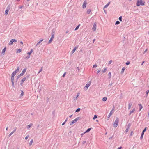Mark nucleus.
<instances>
[{"instance_id": "nucleus-40", "label": "nucleus", "mask_w": 149, "mask_h": 149, "mask_svg": "<svg viewBox=\"0 0 149 149\" xmlns=\"http://www.w3.org/2000/svg\"><path fill=\"white\" fill-rule=\"evenodd\" d=\"M130 63V62L129 61H127L126 63V65H128Z\"/></svg>"}, {"instance_id": "nucleus-26", "label": "nucleus", "mask_w": 149, "mask_h": 149, "mask_svg": "<svg viewBox=\"0 0 149 149\" xmlns=\"http://www.w3.org/2000/svg\"><path fill=\"white\" fill-rule=\"evenodd\" d=\"M91 11V9H88L86 13L87 14H89L90 13Z\"/></svg>"}, {"instance_id": "nucleus-52", "label": "nucleus", "mask_w": 149, "mask_h": 149, "mask_svg": "<svg viewBox=\"0 0 149 149\" xmlns=\"http://www.w3.org/2000/svg\"><path fill=\"white\" fill-rule=\"evenodd\" d=\"M100 70H99L97 71V74H98L99 73V72H100Z\"/></svg>"}, {"instance_id": "nucleus-37", "label": "nucleus", "mask_w": 149, "mask_h": 149, "mask_svg": "<svg viewBox=\"0 0 149 149\" xmlns=\"http://www.w3.org/2000/svg\"><path fill=\"white\" fill-rule=\"evenodd\" d=\"M33 139H31L29 143V145L30 146H31L32 145V143H33Z\"/></svg>"}, {"instance_id": "nucleus-11", "label": "nucleus", "mask_w": 149, "mask_h": 149, "mask_svg": "<svg viewBox=\"0 0 149 149\" xmlns=\"http://www.w3.org/2000/svg\"><path fill=\"white\" fill-rule=\"evenodd\" d=\"M96 25L95 23H94L93 24L92 29L93 31H95L96 29Z\"/></svg>"}, {"instance_id": "nucleus-30", "label": "nucleus", "mask_w": 149, "mask_h": 149, "mask_svg": "<svg viewBox=\"0 0 149 149\" xmlns=\"http://www.w3.org/2000/svg\"><path fill=\"white\" fill-rule=\"evenodd\" d=\"M107 70V68H105L104 70H103L102 71V72H103V73H104Z\"/></svg>"}, {"instance_id": "nucleus-42", "label": "nucleus", "mask_w": 149, "mask_h": 149, "mask_svg": "<svg viewBox=\"0 0 149 149\" xmlns=\"http://www.w3.org/2000/svg\"><path fill=\"white\" fill-rule=\"evenodd\" d=\"M42 70V67L41 69L40 70L39 72H38V74L41 72Z\"/></svg>"}, {"instance_id": "nucleus-23", "label": "nucleus", "mask_w": 149, "mask_h": 149, "mask_svg": "<svg viewBox=\"0 0 149 149\" xmlns=\"http://www.w3.org/2000/svg\"><path fill=\"white\" fill-rule=\"evenodd\" d=\"M32 125V124H29V125L27 126V128L28 129H29L30 127H31Z\"/></svg>"}, {"instance_id": "nucleus-15", "label": "nucleus", "mask_w": 149, "mask_h": 149, "mask_svg": "<svg viewBox=\"0 0 149 149\" xmlns=\"http://www.w3.org/2000/svg\"><path fill=\"white\" fill-rule=\"evenodd\" d=\"M77 48V47H75L74 49L72 51L71 53L72 54L75 52L76 49Z\"/></svg>"}, {"instance_id": "nucleus-60", "label": "nucleus", "mask_w": 149, "mask_h": 149, "mask_svg": "<svg viewBox=\"0 0 149 149\" xmlns=\"http://www.w3.org/2000/svg\"><path fill=\"white\" fill-rule=\"evenodd\" d=\"M147 50V49H146L144 51L143 53H145Z\"/></svg>"}, {"instance_id": "nucleus-36", "label": "nucleus", "mask_w": 149, "mask_h": 149, "mask_svg": "<svg viewBox=\"0 0 149 149\" xmlns=\"http://www.w3.org/2000/svg\"><path fill=\"white\" fill-rule=\"evenodd\" d=\"M8 11H9V10H5V14L6 15H7L8 13Z\"/></svg>"}, {"instance_id": "nucleus-1", "label": "nucleus", "mask_w": 149, "mask_h": 149, "mask_svg": "<svg viewBox=\"0 0 149 149\" xmlns=\"http://www.w3.org/2000/svg\"><path fill=\"white\" fill-rule=\"evenodd\" d=\"M142 0H138L136 2V6H139L140 5L144 6L145 5V2H143L142 1Z\"/></svg>"}, {"instance_id": "nucleus-13", "label": "nucleus", "mask_w": 149, "mask_h": 149, "mask_svg": "<svg viewBox=\"0 0 149 149\" xmlns=\"http://www.w3.org/2000/svg\"><path fill=\"white\" fill-rule=\"evenodd\" d=\"M26 79V77H24L21 80V85H22V84L23 83L24 81Z\"/></svg>"}, {"instance_id": "nucleus-34", "label": "nucleus", "mask_w": 149, "mask_h": 149, "mask_svg": "<svg viewBox=\"0 0 149 149\" xmlns=\"http://www.w3.org/2000/svg\"><path fill=\"white\" fill-rule=\"evenodd\" d=\"M97 117L96 115H95L94 116V117L93 118V120H95V119L97 118Z\"/></svg>"}, {"instance_id": "nucleus-46", "label": "nucleus", "mask_w": 149, "mask_h": 149, "mask_svg": "<svg viewBox=\"0 0 149 149\" xmlns=\"http://www.w3.org/2000/svg\"><path fill=\"white\" fill-rule=\"evenodd\" d=\"M132 133H133V131H131V132L130 133V134L129 135V137H131L132 135Z\"/></svg>"}, {"instance_id": "nucleus-17", "label": "nucleus", "mask_w": 149, "mask_h": 149, "mask_svg": "<svg viewBox=\"0 0 149 149\" xmlns=\"http://www.w3.org/2000/svg\"><path fill=\"white\" fill-rule=\"evenodd\" d=\"M135 111V108H134L133 109L130 111V113L129 114V115L130 116L131 114L133 113Z\"/></svg>"}, {"instance_id": "nucleus-3", "label": "nucleus", "mask_w": 149, "mask_h": 149, "mask_svg": "<svg viewBox=\"0 0 149 149\" xmlns=\"http://www.w3.org/2000/svg\"><path fill=\"white\" fill-rule=\"evenodd\" d=\"M26 71V68H24V69L23 71H22V73L20 74L18 76V77H17V79H18L19 78V77L21 76H23L24 74V73H25Z\"/></svg>"}, {"instance_id": "nucleus-18", "label": "nucleus", "mask_w": 149, "mask_h": 149, "mask_svg": "<svg viewBox=\"0 0 149 149\" xmlns=\"http://www.w3.org/2000/svg\"><path fill=\"white\" fill-rule=\"evenodd\" d=\"M138 105L139 107V111H141V109L143 108V106L141 104H139Z\"/></svg>"}, {"instance_id": "nucleus-4", "label": "nucleus", "mask_w": 149, "mask_h": 149, "mask_svg": "<svg viewBox=\"0 0 149 149\" xmlns=\"http://www.w3.org/2000/svg\"><path fill=\"white\" fill-rule=\"evenodd\" d=\"M114 107H113L112 110L110 112V113L109 114V115L107 117V120H108L109 119V118L111 116V115L113 114V113L114 112Z\"/></svg>"}, {"instance_id": "nucleus-63", "label": "nucleus", "mask_w": 149, "mask_h": 149, "mask_svg": "<svg viewBox=\"0 0 149 149\" xmlns=\"http://www.w3.org/2000/svg\"><path fill=\"white\" fill-rule=\"evenodd\" d=\"M68 119V118H67L66 119V120H65V122H66L67 120Z\"/></svg>"}, {"instance_id": "nucleus-56", "label": "nucleus", "mask_w": 149, "mask_h": 149, "mask_svg": "<svg viewBox=\"0 0 149 149\" xmlns=\"http://www.w3.org/2000/svg\"><path fill=\"white\" fill-rule=\"evenodd\" d=\"M49 98L48 97H47V102H48L49 101Z\"/></svg>"}, {"instance_id": "nucleus-12", "label": "nucleus", "mask_w": 149, "mask_h": 149, "mask_svg": "<svg viewBox=\"0 0 149 149\" xmlns=\"http://www.w3.org/2000/svg\"><path fill=\"white\" fill-rule=\"evenodd\" d=\"M132 102H130V103L128 104V109H130L131 108V106H132Z\"/></svg>"}, {"instance_id": "nucleus-5", "label": "nucleus", "mask_w": 149, "mask_h": 149, "mask_svg": "<svg viewBox=\"0 0 149 149\" xmlns=\"http://www.w3.org/2000/svg\"><path fill=\"white\" fill-rule=\"evenodd\" d=\"M80 118L79 117H78L75 118V119L73 120L70 123V125H72V124L75 123Z\"/></svg>"}, {"instance_id": "nucleus-21", "label": "nucleus", "mask_w": 149, "mask_h": 149, "mask_svg": "<svg viewBox=\"0 0 149 149\" xmlns=\"http://www.w3.org/2000/svg\"><path fill=\"white\" fill-rule=\"evenodd\" d=\"M32 52H33V50L32 49H31L30 52H29L27 53V54L31 55V54Z\"/></svg>"}, {"instance_id": "nucleus-43", "label": "nucleus", "mask_w": 149, "mask_h": 149, "mask_svg": "<svg viewBox=\"0 0 149 149\" xmlns=\"http://www.w3.org/2000/svg\"><path fill=\"white\" fill-rule=\"evenodd\" d=\"M13 132H12L8 135V137H10L13 134Z\"/></svg>"}, {"instance_id": "nucleus-14", "label": "nucleus", "mask_w": 149, "mask_h": 149, "mask_svg": "<svg viewBox=\"0 0 149 149\" xmlns=\"http://www.w3.org/2000/svg\"><path fill=\"white\" fill-rule=\"evenodd\" d=\"M110 2H108V3L104 7V8H107L108 6H109V5L110 4Z\"/></svg>"}, {"instance_id": "nucleus-59", "label": "nucleus", "mask_w": 149, "mask_h": 149, "mask_svg": "<svg viewBox=\"0 0 149 149\" xmlns=\"http://www.w3.org/2000/svg\"><path fill=\"white\" fill-rule=\"evenodd\" d=\"M77 69L78 70H79V67H77Z\"/></svg>"}, {"instance_id": "nucleus-48", "label": "nucleus", "mask_w": 149, "mask_h": 149, "mask_svg": "<svg viewBox=\"0 0 149 149\" xmlns=\"http://www.w3.org/2000/svg\"><path fill=\"white\" fill-rule=\"evenodd\" d=\"M12 82V85L13 87L14 86V81H11Z\"/></svg>"}, {"instance_id": "nucleus-33", "label": "nucleus", "mask_w": 149, "mask_h": 149, "mask_svg": "<svg viewBox=\"0 0 149 149\" xmlns=\"http://www.w3.org/2000/svg\"><path fill=\"white\" fill-rule=\"evenodd\" d=\"M120 22L119 21H117L116 22L115 24L116 25H118L120 24Z\"/></svg>"}, {"instance_id": "nucleus-22", "label": "nucleus", "mask_w": 149, "mask_h": 149, "mask_svg": "<svg viewBox=\"0 0 149 149\" xmlns=\"http://www.w3.org/2000/svg\"><path fill=\"white\" fill-rule=\"evenodd\" d=\"M14 76H13V75L12 74V76H11V81H14Z\"/></svg>"}, {"instance_id": "nucleus-16", "label": "nucleus", "mask_w": 149, "mask_h": 149, "mask_svg": "<svg viewBox=\"0 0 149 149\" xmlns=\"http://www.w3.org/2000/svg\"><path fill=\"white\" fill-rule=\"evenodd\" d=\"M55 30L54 29H53L52 31V32L51 33L52 36H54V35L55 34Z\"/></svg>"}, {"instance_id": "nucleus-38", "label": "nucleus", "mask_w": 149, "mask_h": 149, "mask_svg": "<svg viewBox=\"0 0 149 149\" xmlns=\"http://www.w3.org/2000/svg\"><path fill=\"white\" fill-rule=\"evenodd\" d=\"M79 94H77V95L74 97V99L76 100L77 99V98L78 97V96H79Z\"/></svg>"}, {"instance_id": "nucleus-53", "label": "nucleus", "mask_w": 149, "mask_h": 149, "mask_svg": "<svg viewBox=\"0 0 149 149\" xmlns=\"http://www.w3.org/2000/svg\"><path fill=\"white\" fill-rule=\"evenodd\" d=\"M16 128L15 129V130L13 131H12V132H13V133H14L15 132V131L16 130Z\"/></svg>"}, {"instance_id": "nucleus-45", "label": "nucleus", "mask_w": 149, "mask_h": 149, "mask_svg": "<svg viewBox=\"0 0 149 149\" xmlns=\"http://www.w3.org/2000/svg\"><path fill=\"white\" fill-rule=\"evenodd\" d=\"M12 40L13 42H16L17 41V40L15 39H12Z\"/></svg>"}, {"instance_id": "nucleus-57", "label": "nucleus", "mask_w": 149, "mask_h": 149, "mask_svg": "<svg viewBox=\"0 0 149 149\" xmlns=\"http://www.w3.org/2000/svg\"><path fill=\"white\" fill-rule=\"evenodd\" d=\"M65 123H66V122H65V121L64 122H63V123L62 124V125H64L65 124Z\"/></svg>"}, {"instance_id": "nucleus-32", "label": "nucleus", "mask_w": 149, "mask_h": 149, "mask_svg": "<svg viewBox=\"0 0 149 149\" xmlns=\"http://www.w3.org/2000/svg\"><path fill=\"white\" fill-rule=\"evenodd\" d=\"M21 49H19L17 50V51H16V52L17 53H19L21 52Z\"/></svg>"}, {"instance_id": "nucleus-54", "label": "nucleus", "mask_w": 149, "mask_h": 149, "mask_svg": "<svg viewBox=\"0 0 149 149\" xmlns=\"http://www.w3.org/2000/svg\"><path fill=\"white\" fill-rule=\"evenodd\" d=\"M86 141H83V142L82 143H83V144H85V143H86Z\"/></svg>"}, {"instance_id": "nucleus-29", "label": "nucleus", "mask_w": 149, "mask_h": 149, "mask_svg": "<svg viewBox=\"0 0 149 149\" xmlns=\"http://www.w3.org/2000/svg\"><path fill=\"white\" fill-rule=\"evenodd\" d=\"M107 100V98L106 97H104L102 98V101H105Z\"/></svg>"}, {"instance_id": "nucleus-28", "label": "nucleus", "mask_w": 149, "mask_h": 149, "mask_svg": "<svg viewBox=\"0 0 149 149\" xmlns=\"http://www.w3.org/2000/svg\"><path fill=\"white\" fill-rule=\"evenodd\" d=\"M80 26V24H79L76 27V28L75 29V30L76 31L77 30L79 27Z\"/></svg>"}, {"instance_id": "nucleus-25", "label": "nucleus", "mask_w": 149, "mask_h": 149, "mask_svg": "<svg viewBox=\"0 0 149 149\" xmlns=\"http://www.w3.org/2000/svg\"><path fill=\"white\" fill-rule=\"evenodd\" d=\"M30 55H29L27 54V56L26 57H25L24 58L25 59H28L30 58Z\"/></svg>"}, {"instance_id": "nucleus-50", "label": "nucleus", "mask_w": 149, "mask_h": 149, "mask_svg": "<svg viewBox=\"0 0 149 149\" xmlns=\"http://www.w3.org/2000/svg\"><path fill=\"white\" fill-rule=\"evenodd\" d=\"M112 62V60H110L109 62V64H110Z\"/></svg>"}, {"instance_id": "nucleus-55", "label": "nucleus", "mask_w": 149, "mask_h": 149, "mask_svg": "<svg viewBox=\"0 0 149 149\" xmlns=\"http://www.w3.org/2000/svg\"><path fill=\"white\" fill-rule=\"evenodd\" d=\"M149 93V90H148L146 92V93Z\"/></svg>"}, {"instance_id": "nucleus-62", "label": "nucleus", "mask_w": 149, "mask_h": 149, "mask_svg": "<svg viewBox=\"0 0 149 149\" xmlns=\"http://www.w3.org/2000/svg\"><path fill=\"white\" fill-rule=\"evenodd\" d=\"M144 62H145L144 61H143L141 65H142L144 63Z\"/></svg>"}, {"instance_id": "nucleus-8", "label": "nucleus", "mask_w": 149, "mask_h": 149, "mask_svg": "<svg viewBox=\"0 0 149 149\" xmlns=\"http://www.w3.org/2000/svg\"><path fill=\"white\" fill-rule=\"evenodd\" d=\"M87 3V1L86 0H85L83 2L82 5V8L83 9L85 8H86Z\"/></svg>"}, {"instance_id": "nucleus-49", "label": "nucleus", "mask_w": 149, "mask_h": 149, "mask_svg": "<svg viewBox=\"0 0 149 149\" xmlns=\"http://www.w3.org/2000/svg\"><path fill=\"white\" fill-rule=\"evenodd\" d=\"M29 137V135H27V136H26L25 137V139L26 140H27V139H28V138Z\"/></svg>"}, {"instance_id": "nucleus-61", "label": "nucleus", "mask_w": 149, "mask_h": 149, "mask_svg": "<svg viewBox=\"0 0 149 149\" xmlns=\"http://www.w3.org/2000/svg\"><path fill=\"white\" fill-rule=\"evenodd\" d=\"M22 7H23V6H20V7H19V9H21V8H22Z\"/></svg>"}, {"instance_id": "nucleus-47", "label": "nucleus", "mask_w": 149, "mask_h": 149, "mask_svg": "<svg viewBox=\"0 0 149 149\" xmlns=\"http://www.w3.org/2000/svg\"><path fill=\"white\" fill-rule=\"evenodd\" d=\"M97 65L96 64H95L93 67V68H94L97 67Z\"/></svg>"}, {"instance_id": "nucleus-2", "label": "nucleus", "mask_w": 149, "mask_h": 149, "mask_svg": "<svg viewBox=\"0 0 149 149\" xmlns=\"http://www.w3.org/2000/svg\"><path fill=\"white\" fill-rule=\"evenodd\" d=\"M119 121V119L118 118H117L113 123V126L115 128L117 126Z\"/></svg>"}, {"instance_id": "nucleus-19", "label": "nucleus", "mask_w": 149, "mask_h": 149, "mask_svg": "<svg viewBox=\"0 0 149 149\" xmlns=\"http://www.w3.org/2000/svg\"><path fill=\"white\" fill-rule=\"evenodd\" d=\"M54 38V36H52L51 37V38H50V39L49 40V43H51L52 42V40H53V39Z\"/></svg>"}, {"instance_id": "nucleus-24", "label": "nucleus", "mask_w": 149, "mask_h": 149, "mask_svg": "<svg viewBox=\"0 0 149 149\" xmlns=\"http://www.w3.org/2000/svg\"><path fill=\"white\" fill-rule=\"evenodd\" d=\"M6 48L5 47V48H4L2 50V53L3 54H4V52H5V51H6Z\"/></svg>"}, {"instance_id": "nucleus-58", "label": "nucleus", "mask_w": 149, "mask_h": 149, "mask_svg": "<svg viewBox=\"0 0 149 149\" xmlns=\"http://www.w3.org/2000/svg\"><path fill=\"white\" fill-rule=\"evenodd\" d=\"M24 94H21L20 95V97H21Z\"/></svg>"}, {"instance_id": "nucleus-39", "label": "nucleus", "mask_w": 149, "mask_h": 149, "mask_svg": "<svg viewBox=\"0 0 149 149\" xmlns=\"http://www.w3.org/2000/svg\"><path fill=\"white\" fill-rule=\"evenodd\" d=\"M122 16H121L119 17L118 19L120 21H122Z\"/></svg>"}, {"instance_id": "nucleus-20", "label": "nucleus", "mask_w": 149, "mask_h": 149, "mask_svg": "<svg viewBox=\"0 0 149 149\" xmlns=\"http://www.w3.org/2000/svg\"><path fill=\"white\" fill-rule=\"evenodd\" d=\"M91 128H89L87 130L84 132V133H86L88 132L91 130Z\"/></svg>"}, {"instance_id": "nucleus-64", "label": "nucleus", "mask_w": 149, "mask_h": 149, "mask_svg": "<svg viewBox=\"0 0 149 149\" xmlns=\"http://www.w3.org/2000/svg\"><path fill=\"white\" fill-rule=\"evenodd\" d=\"M121 147H119L117 149H121Z\"/></svg>"}, {"instance_id": "nucleus-41", "label": "nucleus", "mask_w": 149, "mask_h": 149, "mask_svg": "<svg viewBox=\"0 0 149 149\" xmlns=\"http://www.w3.org/2000/svg\"><path fill=\"white\" fill-rule=\"evenodd\" d=\"M43 40V39H41L39 41V42H38V44H40L42 41Z\"/></svg>"}, {"instance_id": "nucleus-9", "label": "nucleus", "mask_w": 149, "mask_h": 149, "mask_svg": "<svg viewBox=\"0 0 149 149\" xmlns=\"http://www.w3.org/2000/svg\"><path fill=\"white\" fill-rule=\"evenodd\" d=\"M130 126H131L130 123H129L125 131L126 133H127L128 132V130L130 129Z\"/></svg>"}, {"instance_id": "nucleus-27", "label": "nucleus", "mask_w": 149, "mask_h": 149, "mask_svg": "<svg viewBox=\"0 0 149 149\" xmlns=\"http://www.w3.org/2000/svg\"><path fill=\"white\" fill-rule=\"evenodd\" d=\"M125 70V67H123V68H122V69L121 71V73H123V72H124Z\"/></svg>"}, {"instance_id": "nucleus-44", "label": "nucleus", "mask_w": 149, "mask_h": 149, "mask_svg": "<svg viewBox=\"0 0 149 149\" xmlns=\"http://www.w3.org/2000/svg\"><path fill=\"white\" fill-rule=\"evenodd\" d=\"M108 75L109 76L110 78L111 77V72H109L108 73Z\"/></svg>"}, {"instance_id": "nucleus-51", "label": "nucleus", "mask_w": 149, "mask_h": 149, "mask_svg": "<svg viewBox=\"0 0 149 149\" xmlns=\"http://www.w3.org/2000/svg\"><path fill=\"white\" fill-rule=\"evenodd\" d=\"M65 74H66V72H65V73L63 74V75H62V77H65Z\"/></svg>"}, {"instance_id": "nucleus-7", "label": "nucleus", "mask_w": 149, "mask_h": 149, "mask_svg": "<svg viewBox=\"0 0 149 149\" xmlns=\"http://www.w3.org/2000/svg\"><path fill=\"white\" fill-rule=\"evenodd\" d=\"M146 127L145 128L144 130H143L141 134V136L140 137L141 139H142L143 138V135L144 134V132L146 131Z\"/></svg>"}, {"instance_id": "nucleus-31", "label": "nucleus", "mask_w": 149, "mask_h": 149, "mask_svg": "<svg viewBox=\"0 0 149 149\" xmlns=\"http://www.w3.org/2000/svg\"><path fill=\"white\" fill-rule=\"evenodd\" d=\"M13 41H12V40L11 39L10 41V42L9 44V45H13Z\"/></svg>"}, {"instance_id": "nucleus-6", "label": "nucleus", "mask_w": 149, "mask_h": 149, "mask_svg": "<svg viewBox=\"0 0 149 149\" xmlns=\"http://www.w3.org/2000/svg\"><path fill=\"white\" fill-rule=\"evenodd\" d=\"M19 68L18 67L17 68V69H16L15 71L13 72L12 74L13 75V76H15L16 74L19 72Z\"/></svg>"}, {"instance_id": "nucleus-10", "label": "nucleus", "mask_w": 149, "mask_h": 149, "mask_svg": "<svg viewBox=\"0 0 149 149\" xmlns=\"http://www.w3.org/2000/svg\"><path fill=\"white\" fill-rule=\"evenodd\" d=\"M90 84H91L90 82H89L84 87L85 89H86V90H87L88 88L90 86Z\"/></svg>"}, {"instance_id": "nucleus-35", "label": "nucleus", "mask_w": 149, "mask_h": 149, "mask_svg": "<svg viewBox=\"0 0 149 149\" xmlns=\"http://www.w3.org/2000/svg\"><path fill=\"white\" fill-rule=\"evenodd\" d=\"M80 110V108H78L75 111L76 112H78Z\"/></svg>"}]
</instances>
